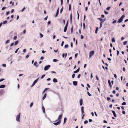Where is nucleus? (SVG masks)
<instances>
[{
    "mask_svg": "<svg viewBox=\"0 0 128 128\" xmlns=\"http://www.w3.org/2000/svg\"><path fill=\"white\" fill-rule=\"evenodd\" d=\"M125 16L124 15H123L121 17L119 20L118 22L120 23L122 22L123 20V18L125 17Z\"/></svg>",
    "mask_w": 128,
    "mask_h": 128,
    "instance_id": "f257e3e1",
    "label": "nucleus"
},
{
    "mask_svg": "<svg viewBox=\"0 0 128 128\" xmlns=\"http://www.w3.org/2000/svg\"><path fill=\"white\" fill-rule=\"evenodd\" d=\"M94 51H90L89 53V58H91L94 54Z\"/></svg>",
    "mask_w": 128,
    "mask_h": 128,
    "instance_id": "f03ea898",
    "label": "nucleus"
},
{
    "mask_svg": "<svg viewBox=\"0 0 128 128\" xmlns=\"http://www.w3.org/2000/svg\"><path fill=\"white\" fill-rule=\"evenodd\" d=\"M20 113H19L18 114V115H17L16 118V120L17 121H18L19 122H20V120H19V119L20 118Z\"/></svg>",
    "mask_w": 128,
    "mask_h": 128,
    "instance_id": "7ed1b4c3",
    "label": "nucleus"
},
{
    "mask_svg": "<svg viewBox=\"0 0 128 128\" xmlns=\"http://www.w3.org/2000/svg\"><path fill=\"white\" fill-rule=\"evenodd\" d=\"M50 65H48V66H46L44 68V70H48L49 68L50 67Z\"/></svg>",
    "mask_w": 128,
    "mask_h": 128,
    "instance_id": "20e7f679",
    "label": "nucleus"
},
{
    "mask_svg": "<svg viewBox=\"0 0 128 128\" xmlns=\"http://www.w3.org/2000/svg\"><path fill=\"white\" fill-rule=\"evenodd\" d=\"M60 123V121H58L57 122H54L53 123V124L55 125L56 126L57 125L59 124Z\"/></svg>",
    "mask_w": 128,
    "mask_h": 128,
    "instance_id": "39448f33",
    "label": "nucleus"
},
{
    "mask_svg": "<svg viewBox=\"0 0 128 128\" xmlns=\"http://www.w3.org/2000/svg\"><path fill=\"white\" fill-rule=\"evenodd\" d=\"M62 114H61L59 116L58 118V121H60L61 122V119L62 118Z\"/></svg>",
    "mask_w": 128,
    "mask_h": 128,
    "instance_id": "423d86ee",
    "label": "nucleus"
},
{
    "mask_svg": "<svg viewBox=\"0 0 128 128\" xmlns=\"http://www.w3.org/2000/svg\"><path fill=\"white\" fill-rule=\"evenodd\" d=\"M80 70V68H79L78 69H77L74 72V73H76L78 72Z\"/></svg>",
    "mask_w": 128,
    "mask_h": 128,
    "instance_id": "0eeeda50",
    "label": "nucleus"
},
{
    "mask_svg": "<svg viewBox=\"0 0 128 128\" xmlns=\"http://www.w3.org/2000/svg\"><path fill=\"white\" fill-rule=\"evenodd\" d=\"M36 82V80H35L33 84L32 85L31 87H32L33 86H34V84H35L36 83V82Z\"/></svg>",
    "mask_w": 128,
    "mask_h": 128,
    "instance_id": "6e6552de",
    "label": "nucleus"
},
{
    "mask_svg": "<svg viewBox=\"0 0 128 128\" xmlns=\"http://www.w3.org/2000/svg\"><path fill=\"white\" fill-rule=\"evenodd\" d=\"M58 11H59V8H58V9L57 11L56 14L55 16V17H56L58 16Z\"/></svg>",
    "mask_w": 128,
    "mask_h": 128,
    "instance_id": "1a4fd4ad",
    "label": "nucleus"
},
{
    "mask_svg": "<svg viewBox=\"0 0 128 128\" xmlns=\"http://www.w3.org/2000/svg\"><path fill=\"white\" fill-rule=\"evenodd\" d=\"M73 84L75 86H76L77 84V82L76 81H74L73 82Z\"/></svg>",
    "mask_w": 128,
    "mask_h": 128,
    "instance_id": "9d476101",
    "label": "nucleus"
},
{
    "mask_svg": "<svg viewBox=\"0 0 128 128\" xmlns=\"http://www.w3.org/2000/svg\"><path fill=\"white\" fill-rule=\"evenodd\" d=\"M98 19L101 22H104V21L105 20H104L103 19H102L101 18H98Z\"/></svg>",
    "mask_w": 128,
    "mask_h": 128,
    "instance_id": "9b49d317",
    "label": "nucleus"
},
{
    "mask_svg": "<svg viewBox=\"0 0 128 128\" xmlns=\"http://www.w3.org/2000/svg\"><path fill=\"white\" fill-rule=\"evenodd\" d=\"M68 26H66L64 27V32H66L67 30V28Z\"/></svg>",
    "mask_w": 128,
    "mask_h": 128,
    "instance_id": "f8f14e48",
    "label": "nucleus"
},
{
    "mask_svg": "<svg viewBox=\"0 0 128 128\" xmlns=\"http://www.w3.org/2000/svg\"><path fill=\"white\" fill-rule=\"evenodd\" d=\"M82 99H80V106H81L82 105Z\"/></svg>",
    "mask_w": 128,
    "mask_h": 128,
    "instance_id": "ddd939ff",
    "label": "nucleus"
},
{
    "mask_svg": "<svg viewBox=\"0 0 128 128\" xmlns=\"http://www.w3.org/2000/svg\"><path fill=\"white\" fill-rule=\"evenodd\" d=\"M53 81L54 82H58L57 79L55 78H54L53 79Z\"/></svg>",
    "mask_w": 128,
    "mask_h": 128,
    "instance_id": "4468645a",
    "label": "nucleus"
},
{
    "mask_svg": "<svg viewBox=\"0 0 128 128\" xmlns=\"http://www.w3.org/2000/svg\"><path fill=\"white\" fill-rule=\"evenodd\" d=\"M108 82L109 83V85L110 87H112V84L110 82V80H108Z\"/></svg>",
    "mask_w": 128,
    "mask_h": 128,
    "instance_id": "2eb2a0df",
    "label": "nucleus"
},
{
    "mask_svg": "<svg viewBox=\"0 0 128 128\" xmlns=\"http://www.w3.org/2000/svg\"><path fill=\"white\" fill-rule=\"evenodd\" d=\"M70 22H72V13H71L70 14Z\"/></svg>",
    "mask_w": 128,
    "mask_h": 128,
    "instance_id": "dca6fc26",
    "label": "nucleus"
},
{
    "mask_svg": "<svg viewBox=\"0 0 128 128\" xmlns=\"http://www.w3.org/2000/svg\"><path fill=\"white\" fill-rule=\"evenodd\" d=\"M5 87V85H2L0 86V88H4Z\"/></svg>",
    "mask_w": 128,
    "mask_h": 128,
    "instance_id": "f3484780",
    "label": "nucleus"
},
{
    "mask_svg": "<svg viewBox=\"0 0 128 128\" xmlns=\"http://www.w3.org/2000/svg\"><path fill=\"white\" fill-rule=\"evenodd\" d=\"M46 94H45L43 97L42 98V100H44L45 98H46Z\"/></svg>",
    "mask_w": 128,
    "mask_h": 128,
    "instance_id": "a211bd4d",
    "label": "nucleus"
},
{
    "mask_svg": "<svg viewBox=\"0 0 128 128\" xmlns=\"http://www.w3.org/2000/svg\"><path fill=\"white\" fill-rule=\"evenodd\" d=\"M66 118H64V124L66 122Z\"/></svg>",
    "mask_w": 128,
    "mask_h": 128,
    "instance_id": "6ab92c4d",
    "label": "nucleus"
},
{
    "mask_svg": "<svg viewBox=\"0 0 128 128\" xmlns=\"http://www.w3.org/2000/svg\"><path fill=\"white\" fill-rule=\"evenodd\" d=\"M112 113L113 114L114 116L115 117L116 116V114L114 111H112Z\"/></svg>",
    "mask_w": 128,
    "mask_h": 128,
    "instance_id": "aec40b11",
    "label": "nucleus"
},
{
    "mask_svg": "<svg viewBox=\"0 0 128 128\" xmlns=\"http://www.w3.org/2000/svg\"><path fill=\"white\" fill-rule=\"evenodd\" d=\"M98 27H97L96 28V31L95 32L96 34H97L98 33Z\"/></svg>",
    "mask_w": 128,
    "mask_h": 128,
    "instance_id": "412c9836",
    "label": "nucleus"
},
{
    "mask_svg": "<svg viewBox=\"0 0 128 128\" xmlns=\"http://www.w3.org/2000/svg\"><path fill=\"white\" fill-rule=\"evenodd\" d=\"M42 110L43 112L44 113L45 112V110L44 106H42Z\"/></svg>",
    "mask_w": 128,
    "mask_h": 128,
    "instance_id": "4be33fe9",
    "label": "nucleus"
},
{
    "mask_svg": "<svg viewBox=\"0 0 128 128\" xmlns=\"http://www.w3.org/2000/svg\"><path fill=\"white\" fill-rule=\"evenodd\" d=\"M18 40H17V41H16L15 43V44H14V45L16 46V45L17 44H18Z\"/></svg>",
    "mask_w": 128,
    "mask_h": 128,
    "instance_id": "5701e85b",
    "label": "nucleus"
},
{
    "mask_svg": "<svg viewBox=\"0 0 128 128\" xmlns=\"http://www.w3.org/2000/svg\"><path fill=\"white\" fill-rule=\"evenodd\" d=\"M68 44H66L64 46V48H68Z\"/></svg>",
    "mask_w": 128,
    "mask_h": 128,
    "instance_id": "b1692460",
    "label": "nucleus"
},
{
    "mask_svg": "<svg viewBox=\"0 0 128 128\" xmlns=\"http://www.w3.org/2000/svg\"><path fill=\"white\" fill-rule=\"evenodd\" d=\"M127 42L126 41H125L124 42H123V44H124V45H126V44H127Z\"/></svg>",
    "mask_w": 128,
    "mask_h": 128,
    "instance_id": "393cba45",
    "label": "nucleus"
},
{
    "mask_svg": "<svg viewBox=\"0 0 128 128\" xmlns=\"http://www.w3.org/2000/svg\"><path fill=\"white\" fill-rule=\"evenodd\" d=\"M63 6H62V8L60 10V13H61L62 12L63 10Z\"/></svg>",
    "mask_w": 128,
    "mask_h": 128,
    "instance_id": "a878e982",
    "label": "nucleus"
},
{
    "mask_svg": "<svg viewBox=\"0 0 128 128\" xmlns=\"http://www.w3.org/2000/svg\"><path fill=\"white\" fill-rule=\"evenodd\" d=\"M126 104V103L125 102H123L122 104V105H124Z\"/></svg>",
    "mask_w": 128,
    "mask_h": 128,
    "instance_id": "bb28decb",
    "label": "nucleus"
},
{
    "mask_svg": "<svg viewBox=\"0 0 128 128\" xmlns=\"http://www.w3.org/2000/svg\"><path fill=\"white\" fill-rule=\"evenodd\" d=\"M48 88H45L44 89V91H43V93H44V92L46 91V90H48Z\"/></svg>",
    "mask_w": 128,
    "mask_h": 128,
    "instance_id": "cd10ccee",
    "label": "nucleus"
},
{
    "mask_svg": "<svg viewBox=\"0 0 128 128\" xmlns=\"http://www.w3.org/2000/svg\"><path fill=\"white\" fill-rule=\"evenodd\" d=\"M6 7H4L3 8H2V10H3L4 9H5L6 8Z\"/></svg>",
    "mask_w": 128,
    "mask_h": 128,
    "instance_id": "c85d7f7f",
    "label": "nucleus"
},
{
    "mask_svg": "<svg viewBox=\"0 0 128 128\" xmlns=\"http://www.w3.org/2000/svg\"><path fill=\"white\" fill-rule=\"evenodd\" d=\"M77 15H78L77 19L78 20L79 18V14L78 13V11H77Z\"/></svg>",
    "mask_w": 128,
    "mask_h": 128,
    "instance_id": "c756f323",
    "label": "nucleus"
},
{
    "mask_svg": "<svg viewBox=\"0 0 128 128\" xmlns=\"http://www.w3.org/2000/svg\"><path fill=\"white\" fill-rule=\"evenodd\" d=\"M73 28V26H72L71 28V33H72V32Z\"/></svg>",
    "mask_w": 128,
    "mask_h": 128,
    "instance_id": "7c9ffc66",
    "label": "nucleus"
},
{
    "mask_svg": "<svg viewBox=\"0 0 128 128\" xmlns=\"http://www.w3.org/2000/svg\"><path fill=\"white\" fill-rule=\"evenodd\" d=\"M71 10V5L70 4H69V9L68 10Z\"/></svg>",
    "mask_w": 128,
    "mask_h": 128,
    "instance_id": "2f4dec72",
    "label": "nucleus"
},
{
    "mask_svg": "<svg viewBox=\"0 0 128 128\" xmlns=\"http://www.w3.org/2000/svg\"><path fill=\"white\" fill-rule=\"evenodd\" d=\"M45 76V74H43V75H42L41 77V79H42L44 77V76Z\"/></svg>",
    "mask_w": 128,
    "mask_h": 128,
    "instance_id": "473e14b6",
    "label": "nucleus"
},
{
    "mask_svg": "<svg viewBox=\"0 0 128 128\" xmlns=\"http://www.w3.org/2000/svg\"><path fill=\"white\" fill-rule=\"evenodd\" d=\"M102 26V23H100V28Z\"/></svg>",
    "mask_w": 128,
    "mask_h": 128,
    "instance_id": "72a5a7b5",
    "label": "nucleus"
},
{
    "mask_svg": "<svg viewBox=\"0 0 128 128\" xmlns=\"http://www.w3.org/2000/svg\"><path fill=\"white\" fill-rule=\"evenodd\" d=\"M88 121L87 120H85V121H84V124H86L87 123H88Z\"/></svg>",
    "mask_w": 128,
    "mask_h": 128,
    "instance_id": "f704fd0d",
    "label": "nucleus"
},
{
    "mask_svg": "<svg viewBox=\"0 0 128 128\" xmlns=\"http://www.w3.org/2000/svg\"><path fill=\"white\" fill-rule=\"evenodd\" d=\"M58 61V60L56 59H54L53 60V61L54 62H56Z\"/></svg>",
    "mask_w": 128,
    "mask_h": 128,
    "instance_id": "c9c22d12",
    "label": "nucleus"
},
{
    "mask_svg": "<svg viewBox=\"0 0 128 128\" xmlns=\"http://www.w3.org/2000/svg\"><path fill=\"white\" fill-rule=\"evenodd\" d=\"M40 38H42L43 36V35L41 33H40Z\"/></svg>",
    "mask_w": 128,
    "mask_h": 128,
    "instance_id": "e433bc0d",
    "label": "nucleus"
},
{
    "mask_svg": "<svg viewBox=\"0 0 128 128\" xmlns=\"http://www.w3.org/2000/svg\"><path fill=\"white\" fill-rule=\"evenodd\" d=\"M17 38V36H14V40H16Z\"/></svg>",
    "mask_w": 128,
    "mask_h": 128,
    "instance_id": "4c0bfd02",
    "label": "nucleus"
},
{
    "mask_svg": "<svg viewBox=\"0 0 128 128\" xmlns=\"http://www.w3.org/2000/svg\"><path fill=\"white\" fill-rule=\"evenodd\" d=\"M75 118V117L74 116H73L72 117V119L74 120V121H76V119H74Z\"/></svg>",
    "mask_w": 128,
    "mask_h": 128,
    "instance_id": "58836bf2",
    "label": "nucleus"
},
{
    "mask_svg": "<svg viewBox=\"0 0 128 128\" xmlns=\"http://www.w3.org/2000/svg\"><path fill=\"white\" fill-rule=\"evenodd\" d=\"M10 13V12L9 11H8L6 12V15H8Z\"/></svg>",
    "mask_w": 128,
    "mask_h": 128,
    "instance_id": "ea45409f",
    "label": "nucleus"
},
{
    "mask_svg": "<svg viewBox=\"0 0 128 128\" xmlns=\"http://www.w3.org/2000/svg\"><path fill=\"white\" fill-rule=\"evenodd\" d=\"M83 29L84 30V28L85 26V24L84 23L83 24Z\"/></svg>",
    "mask_w": 128,
    "mask_h": 128,
    "instance_id": "a19ab883",
    "label": "nucleus"
},
{
    "mask_svg": "<svg viewBox=\"0 0 128 128\" xmlns=\"http://www.w3.org/2000/svg\"><path fill=\"white\" fill-rule=\"evenodd\" d=\"M75 74H73L72 75V78H74V76H75Z\"/></svg>",
    "mask_w": 128,
    "mask_h": 128,
    "instance_id": "79ce46f5",
    "label": "nucleus"
},
{
    "mask_svg": "<svg viewBox=\"0 0 128 128\" xmlns=\"http://www.w3.org/2000/svg\"><path fill=\"white\" fill-rule=\"evenodd\" d=\"M9 41H10L9 40H8L6 41V42H5L6 44H7L9 42Z\"/></svg>",
    "mask_w": 128,
    "mask_h": 128,
    "instance_id": "37998d69",
    "label": "nucleus"
},
{
    "mask_svg": "<svg viewBox=\"0 0 128 128\" xmlns=\"http://www.w3.org/2000/svg\"><path fill=\"white\" fill-rule=\"evenodd\" d=\"M117 56H118L119 54V51H118V50H117Z\"/></svg>",
    "mask_w": 128,
    "mask_h": 128,
    "instance_id": "c03bdc74",
    "label": "nucleus"
},
{
    "mask_svg": "<svg viewBox=\"0 0 128 128\" xmlns=\"http://www.w3.org/2000/svg\"><path fill=\"white\" fill-rule=\"evenodd\" d=\"M110 8H111L110 7H109L107 8L106 10H109Z\"/></svg>",
    "mask_w": 128,
    "mask_h": 128,
    "instance_id": "a18cd8bd",
    "label": "nucleus"
},
{
    "mask_svg": "<svg viewBox=\"0 0 128 128\" xmlns=\"http://www.w3.org/2000/svg\"><path fill=\"white\" fill-rule=\"evenodd\" d=\"M96 78L97 80H99V78H98V76H96Z\"/></svg>",
    "mask_w": 128,
    "mask_h": 128,
    "instance_id": "49530a36",
    "label": "nucleus"
},
{
    "mask_svg": "<svg viewBox=\"0 0 128 128\" xmlns=\"http://www.w3.org/2000/svg\"><path fill=\"white\" fill-rule=\"evenodd\" d=\"M37 64V62H35L34 64V66H35L36 65V64Z\"/></svg>",
    "mask_w": 128,
    "mask_h": 128,
    "instance_id": "de8ad7c7",
    "label": "nucleus"
},
{
    "mask_svg": "<svg viewBox=\"0 0 128 128\" xmlns=\"http://www.w3.org/2000/svg\"><path fill=\"white\" fill-rule=\"evenodd\" d=\"M87 94L89 96H91V95L88 92H87Z\"/></svg>",
    "mask_w": 128,
    "mask_h": 128,
    "instance_id": "09e8293b",
    "label": "nucleus"
},
{
    "mask_svg": "<svg viewBox=\"0 0 128 128\" xmlns=\"http://www.w3.org/2000/svg\"><path fill=\"white\" fill-rule=\"evenodd\" d=\"M2 66L4 67H5L6 66V64H3L2 65Z\"/></svg>",
    "mask_w": 128,
    "mask_h": 128,
    "instance_id": "8fccbe9b",
    "label": "nucleus"
},
{
    "mask_svg": "<svg viewBox=\"0 0 128 128\" xmlns=\"http://www.w3.org/2000/svg\"><path fill=\"white\" fill-rule=\"evenodd\" d=\"M64 42L63 41L62 42L61 44V46H63V44H64Z\"/></svg>",
    "mask_w": 128,
    "mask_h": 128,
    "instance_id": "3c124183",
    "label": "nucleus"
},
{
    "mask_svg": "<svg viewBox=\"0 0 128 128\" xmlns=\"http://www.w3.org/2000/svg\"><path fill=\"white\" fill-rule=\"evenodd\" d=\"M104 13L106 14H108V12L104 11Z\"/></svg>",
    "mask_w": 128,
    "mask_h": 128,
    "instance_id": "603ef678",
    "label": "nucleus"
},
{
    "mask_svg": "<svg viewBox=\"0 0 128 128\" xmlns=\"http://www.w3.org/2000/svg\"><path fill=\"white\" fill-rule=\"evenodd\" d=\"M60 1L61 5H62L63 4V0H60Z\"/></svg>",
    "mask_w": 128,
    "mask_h": 128,
    "instance_id": "864d4df0",
    "label": "nucleus"
},
{
    "mask_svg": "<svg viewBox=\"0 0 128 128\" xmlns=\"http://www.w3.org/2000/svg\"><path fill=\"white\" fill-rule=\"evenodd\" d=\"M7 21L5 20V21H4V22L3 23V24H5L6 23H7Z\"/></svg>",
    "mask_w": 128,
    "mask_h": 128,
    "instance_id": "5fc2aeb1",
    "label": "nucleus"
},
{
    "mask_svg": "<svg viewBox=\"0 0 128 128\" xmlns=\"http://www.w3.org/2000/svg\"><path fill=\"white\" fill-rule=\"evenodd\" d=\"M19 49V48H18V49H17L15 51V53H17V52L18 51V50Z\"/></svg>",
    "mask_w": 128,
    "mask_h": 128,
    "instance_id": "6e6d98bb",
    "label": "nucleus"
},
{
    "mask_svg": "<svg viewBox=\"0 0 128 128\" xmlns=\"http://www.w3.org/2000/svg\"><path fill=\"white\" fill-rule=\"evenodd\" d=\"M80 74H79L77 76L78 78H79L80 77Z\"/></svg>",
    "mask_w": 128,
    "mask_h": 128,
    "instance_id": "4d7b16f0",
    "label": "nucleus"
},
{
    "mask_svg": "<svg viewBox=\"0 0 128 128\" xmlns=\"http://www.w3.org/2000/svg\"><path fill=\"white\" fill-rule=\"evenodd\" d=\"M78 55V53H76L75 54V58H76V57Z\"/></svg>",
    "mask_w": 128,
    "mask_h": 128,
    "instance_id": "13d9d810",
    "label": "nucleus"
},
{
    "mask_svg": "<svg viewBox=\"0 0 128 128\" xmlns=\"http://www.w3.org/2000/svg\"><path fill=\"white\" fill-rule=\"evenodd\" d=\"M70 46L72 48V47L73 46V44L72 42H71L70 44Z\"/></svg>",
    "mask_w": 128,
    "mask_h": 128,
    "instance_id": "bf43d9fd",
    "label": "nucleus"
},
{
    "mask_svg": "<svg viewBox=\"0 0 128 128\" xmlns=\"http://www.w3.org/2000/svg\"><path fill=\"white\" fill-rule=\"evenodd\" d=\"M92 73L90 74V78H93V76L92 75Z\"/></svg>",
    "mask_w": 128,
    "mask_h": 128,
    "instance_id": "052dcab7",
    "label": "nucleus"
},
{
    "mask_svg": "<svg viewBox=\"0 0 128 128\" xmlns=\"http://www.w3.org/2000/svg\"><path fill=\"white\" fill-rule=\"evenodd\" d=\"M4 80V78H2V79H0V82H2V81H3V80Z\"/></svg>",
    "mask_w": 128,
    "mask_h": 128,
    "instance_id": "680f3d73",
    "label": "nucleus"
},
{
    "mask_svg": "<svg viewBox=\"0 0 128 128\" xmlns=\"http://www.w3.org/2000/svg\"><path fill=\"white\" fill-rule=\"evenodd\" d=\"M115 42V40L114 38H112V42Z\"/></svg>",
    "mask_w": 128,
    "mask_h": 128,
    "instance_id": "e2e57ef3",
    "label": "nucleus"
},
{
    "mask_svg": "<svg viewBox=\"0 0 128 128\" xmlns=\"http://www.w3.org/2000/svg\"><path fill=\"white\" fill-rule=\"evenodd\" d=\"M84 38L83 36L82 35H81L80 38L81 39H83Z\"/></svg>",
    "mask_w": 128,
    "mask_h": 128,
    "instance_id": "0e129e2a",
    "label": "nucleus"
},
{
    "mask_svg": "<svg viewBox=\"0 0 128 128\" xmlns=\"http://www.w3.org/2000/svg\"><path fill=\"white\" fill-rule=\"evenodd\" d=\"M116 22V20H114L112 22V23L114 24Z\"/></svg>",
    "mask_w": 128,
    "mask_h": 128,
    "instance_id": "69168bd1",
    "label": "nucleus"
},
{
    "mask_svg": "<svg viewBox=\"0 0 128 128\" xmlns=\"http://www.w3.org/2000/svg\"><path fill=\"white\" fill-rule=\"evenodd\" d=\"M25 9V7H24V8H23L22 9V12H23L24 11V9Z\"/></svg>",
    "mask_w": 128,
    "mask_h": 128,
    "instance_id": "338daca9",
    "label": "nucleus"
},
{
    "mask_svg": "<svg viewBox=\"0 0 128 128\" xmlns=\"http://www.w3.org/2000/svg\"><path fill=\"white\" fill-rule=\"evenodd\" d=\"M84 114H83L82 117V119H83L84 118Z\"/></svg>",
    "mask_w": 128,
    "mask_h": 128,
    "instance_id": "774afa93",
    "label": "nucleus"
}]
</instances>
